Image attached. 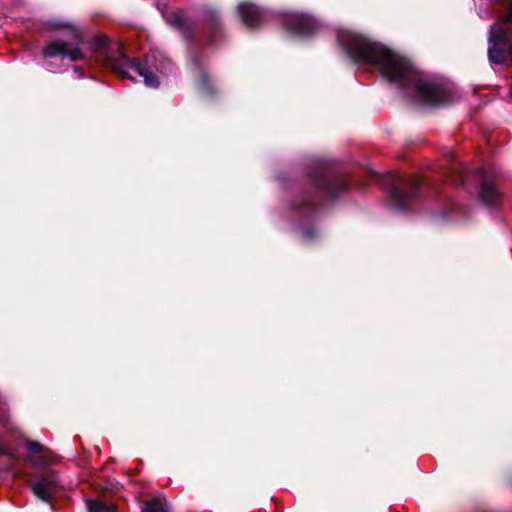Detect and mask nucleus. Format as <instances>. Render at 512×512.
<instances>
[{"mask_svg":"<svg viewBox=\"0 0 512 512\" xmlns=\"http://www.w3.org/2000/svg\"><path fill=\"white\" fill-rule=\"evenodd\" d=\"M337 41L355 64L376 66L383 78L417 104L441 107L455 100L454 85L450 81L427 76L409 59L387 46L348 29L338 32Z\"/></svg>","mask_w":512,"mask_h":512,"instance_id":"obj_1","label":"nucleus"},{"mask_svg":"<svg viewBox=\"0 0 512 512\" xmlns=\"http://www.w3.org/2000/svg\"><path fill=\"white\" fill-rule=\"evenodd\" d=\"M73 71L77 74L79 78H82L84 76L83 70L78 66H74Z\"/></svg>","mask_w":512,"mask_h":512,"instance_id":"obj_19","label":"nucleus"},{"mask_svg":"<svg viewBox=\"0 0 512 512\" xmlns=\"http://www.w3.org/2000/svg\"><path fill=\"white\" fill-rule=\"evenodd\" d=\"M203 20L210 25L213 28H216L220 24V16L219 13L211 8V7H204L203 8Z\"/></svg>","mask_w":512,"mask_h":512,"instance_id":"obj_15","label":"nucleus"},{"mask_svg":"<svg viewBox=\"0 0 512 512\" xmlns=\"http://www.w3.org/2000/svg\"><path fill=\"white\" fill-rule=\"evenodd\" d=\"M319 236H320V232L314 225L305 227L301 231V238L306 243L315 242L319 238Z\"/></svg>","mask_w":512,"mask_h":512,"instance_id":"obj_16","label":"nucleus"},{"mask_svg":"<svg viewBox=\"0 0 512 512\" xmlns=\"http://www.w3.org/2000/svg\"><path fill=\"white\" fill-rule=\"evenodd\" d=\"M91 47L93 49H95L96 51L103 52L105 57H106L107 63L114 70L111 58L113 56H118L119 51L123 52L121 50L120 45L118 43H115L114 47H111L110 46V39L106 35L100 34V35L95 36L91 40Z\"/></svg>","mask_w":512,"mask_h":512,"instance_id":"obj_9","label":"nucleus"},{"mask_svg":"<svg viewBox=\"0 0 512 512\" xmlns=\"http://www.w3.org/2000/svg\"><path fill=\"white\" fill-rule=\"evenodd\" d=\"M379 185L387 194L388 206L393 212L410 213V201L419 196L420 183L418 180L387 173L380 178Z\"/></svg>","mask_w":512,"mask_h":512,"instance_id":"obj_4","label":"nucleus"},{"mask_svg":"<svg viewBox=\"0 0 512 512\" xmlns=\"http://www.w3.org/2000/svg\"><path fill=\"white\" fill-rule=\"evenodd\" d=\"M166 22L188 38L191 35V22L182 11H174L165 16Z\"/></svg>","mask_w":512,"mask_h":512,"instance_id":"obj_12","label":"nucleus"},{"mask_svg":"<svg viewBox=\"0 0 512 512\" xmlns=\"http://www.w3.org/2000/svg\"><path fill=\"white\" fill-rule=\"evenodd\" d=\"M193 63L197 67L199 74H200V78L197 82V88H198L199 92L204 96L214 95L213 87L210 84L208 74L206 73L203 56L195 55L193 58Z\"/></svg>","mask_w":512,"mask_h":512,"instance_id":"obj_11","label":"nucleus"},{"mask_svg":"<svg viewBox=\"0 0 512 512\" xmlns=\"http://www.w3.org/2000/svg\"><path fill=\"white\" fill-rule=\"evenodd\" d=\"M283 25L293 36L307 38L321 30V23L313 16L305 13L289 12L284 15Z\"/></svg>","mask_w":512,"mask_h":512,"instance_id":"obj_7","label":"nucleus"},{"mask_svg":"<svg viewBox=\"0 0 512 512\" xmlns=\"http://www.w3.org/2000/svg\"><path fill=\"white\" fill-rule=\"evenodd\" d=\"M308 180L313 195H305L300 203L292 206V210L301 214L314 215L318 205L336 201L347 190L343 178L327 160L319 159L311 163Z\"/></svg>","mask_w":512,"mask_h":512,"instance_id":"obj_2","label":"nucleus"},{"mask_svg":"<svg viewBox=\"0 0 512 512\" xmlns=\"http://www.w3.org/2000/svg\"><path fill=\"white\" fill-rule=\"evenodd\" d=\"M44 68L49 71V72H53V73H56V72H60V70H58L56 67H54L53 65V62L52 61H47L44 63Z\"/></svg>","mask_w":512,"mask_h":512,"instance_id":"obj_18","label":"nucleus"},{"mask_svg":"<svg viewBox=\"0 0 512 512\" xmlns=\"http://www.w3.org/2000/svg\"><path fill=\"white\" fill-rule=\"evenodd\" d=\"M86 505L89 512H116L113 504H105L98 500H87Z\"/></svg>","mask_w":512,"mask_h":512,"instance_id":"obj_14","label":"nucleus"},{"mask_svg":"<svg viewBox=\"0 0 512 512\" xmlns=\"http://www.w3.org/2000/svg\"><path fill=\"white\" fill-rule=\"evenodd\" d=\"M277 180H278V182H279L281 185H283V183H284V181H285V178H284V176H283L282 174H279V175L277 176Z\"/></svg>","mask_w":512,"mask_h":512,"instance_id":"obj_22","label":"nucleus"},{"mask_svg":"<svg viewBox=\"0 0 512 512\" xmlns=\"http://www.w3.org/2000/svg\"><path fill=\"white\" fill-rule=\"evenodd\" d=\"M237 11L243 23L249 28L260 26L268 16V12L261 10L250 2L240 3Z\"/></svg>","mask_w":512,"mask_h":512,"instance_id":"obj_8","label":"nucleus"},{"mask_svg":"<svg viewBox=\"0 0 512 512\" xmlns=\"http://www.w3.org/2000/svg\"><path fill=\"white\" fill-rule=\"evenodd\" d=\"M473 180L479 185L478 200L486 207H495L500 201V194L495 187V176L484 169H459L458 185L467 187L468 181Z\"/></svg>","mask_w":512,"mask_h":512,"instance_id":"obj_6","label":"nucleus"},{"mask_svg":"<svg viewBox=\"0 0 512 512\" xmlns=\"http://www.w3.org/2000/svg\"><path fill=\"white\" fill-rule=\"evenodd\" d=\"M114 71L122 78L134 80L130 71L136 73L139 77L143 78L144 84L156 89L160 85L159 77L171 74L175 67L170 59L159 50L150 51L144 62H136L130 60L124 52L118 53V56L111 58Z\"/></svg>","mask_w":512,"mask_h":512,"instance_id":"obj_3","label":"nucleus"},{"mask_svg":"<svg viewBox=\"0 0 512 512\" xmlns=\"http://www.w3.org/2000/svg\"><path fill=\"white\" fill-rule=\"evenodd\" d=\"M478 15L482 19H489L490 18V14L487 11H481L480 10V11H478Z\"/></svg>","mask_w":512,"mask_h":512,"instance_id":"obj_20","label":"nucleus"},{"mask_svg":"<svg viewBox=\"0 0 512 512\" xmlns=\"http://www.w3.org/2000/svg\"><path fill=\"white\" fill-rule=\"evenodd\" d=\"M31 461H33V462H34V464H36V465H38V464H39V462H38L37 460H35V459H32V458H31Z\"/></svg>","mask_w":512,"mask_h":512,"instance_id":"obj_23","label":"nucleus"},{"mask_svg":"<svg viewBox=\"0 0 512 512\" xmlns=\"http://www.w3.org/2000/svg\"><path fill=\"white\" fill-rule=\"evenodd\" d=\"M57 479L54 476H45L32 485L34 494L41 500L49 502L56 492Z\"/></svg>","mask_w":512,"mask_h":512,"instance_id":"obj_10","label":"nucleus"},{"mask_svg":"<svg viewBox=\"0 0 512 512\" xmlns=\"http://www.w3.org/2000/svg\"><path fill=\"white\" fill-rule=\"evenodd\" d=\"M25 446L32 454H38L44 450V447L39 442L32 440H27Z\"/></svg>","mask_w":512,"mask_h":512,"instance_id":"obj_17","label":"nucleus"},{"mask_svg":"<svg viewBox=\"0 0 512 512\" xmlns=\"http://www.w3.org/2000/svg\"><path fill=\"white\" fill-rule=\"evenodd\" d=\"M6 405L5 400L0 396V411L4 412V406Z\"/></svg>","mask_w":512,"mask_h":512,"instance_id":"obj_21","label":"nucleus"},{"mask_svg":"<svg viewBox=\"0 0 512 512\" xmlns=\"http://www.w3.org/2000/svg\"><path fill=\"white\" fill-rule=\"evenodd\" d=\"M47 25L54 29L68 28L71 39L68 41L58 39L49 42L43 49V55L45 58L61 57L62 59L66 58L71 62L83 59V53L81 51L83 42L82 36L76 27L58 19L49 20Z\"/></svg>","mask_w":512,"mask_h":512,"instance_id":"obj_5","label":"nucleus"},{"mask_svg":"<svg viewBox=\"0 0 512 512\" xmlns=\"http://www.w3.org/2000/svg\"><path fill=\"white\" fill-rule=\"evenodd\" d=\"M141 512H170V507L165 499L155 497L145 503Z\"/></svg>","mask_w":512,"mask_h":512,"instance_id":"obj_13","label":"nucleus"}]
</instances>
